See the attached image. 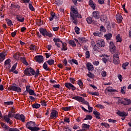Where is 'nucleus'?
<instances>
[{"mask_svg": "<svg viewBox=\"0 0 131 131\" xmlns=\"http://www.w3.org/2000/svg\"><path fill=\"white\" fill-rule=\"evenodd\" d=\"M1 126H2V127L3 128H5L6 129H8V128H10L9 126L6 125V124H5V123L1 122Z\"/></svg>", "mask_w": 131, "mask_h": 131, "instance_id": "nucleus-43", "label": "nucleus"}, {"mask_svg": "<svg viewBox=\"0 0 131 131\" xmlns=\"http://www.w3.org/2000/svg\"><path fill=\"white\" fill-rule=\"evenodd\" d=\"M117 114L119 116H121L122 117H125V116H127V114L125 112H121L120 111H119L118 112Z\"/></svg>", "mask_w": 131, "mask_h": 131, "instance_id": "nucleus-25", "label": "nucleus"}, {"mask_svg": "<svg viewBox=\"0 0 131 131\" xmlns=\"http://www.w3.org/2000/svg\"><path fill=\"white\" fill-rule=\"evenodd\" d=\"M15 119H18V120H21L22 122H25V116L23 114L19 115L16 114L15 117Z\"/></svg>", "mask_w": 131, "mask_h": 131, "instance_id": "nucleus-13", "label": "nucleus"}, {"mask_svg": "<svg viewBox=\"0 0 131 131\" xmlns=\"http://www.w3.org/2000/svg\"><path fill=\"white\" fill-rule=\"evenodd\" d=\"M27 128L30 129L31 131H38L39 130V128L35 126V122L30 121L27 122L26 125Z\"/></svg>", "mask_w": 131, "mask_h": 131, "instance_id": "nucleus-3", "label": "nucleus"}, {"mask_svg": "<svg viewBox=\"0 0 131 131\" xmlns=\"http://www.w3.org/2000/svg\"><path fill=\"white\" fill-rule=\"evenodd\" d=\"M79 30H80V29L79 28H78V27H75V31L77 34H79L80 33Z\"/></svg>", "mask_w": 131, "mask_h": 131, "instance_id": "nucleus-56", "label": "nucleus"}, {"mask_svg": "<svg viewBox=\"0 0 131 131\" xmlns=\"http://www.w3.org/2000/svg\"><path fill=\"white\" fill-rule=\"evenodd\" d=\"M43 68L47 71H50L51 69L50 68H48V64H47V62H45L43 64Z\"/></svg>", "mask_w": 131, "mask_h": 131, "instance_id": "nucleus-39", "label": "nucleus"}, {"mask_svg": "<svg viewBox=\"0 0 131 131\" xmlns=\"http://www.w3.org/2000/svg\"><path fill=\"white\" fill-rule=\"evenodd\" d=\"M4 104L5 105H13V104H14V102H13V101H7V102H4Z\"/></svg>", "mask_w": 131, "mask_h": 131, "instance_id": "nucleus-57", "label": "nucleus"}, {"mask_svg": "<svg viewBox=\"0 0 131 131\" xmlns=\"http://www.w3.org/2000/svg\"><path fill=\"white\" fill-rule=\"evenodd\" d=\"M20 61L26 66H28V62L26 60V58L25 57H20Z\"/></svg>", "mask_w": 131, "mask_h": 131, "instance_id": "nucleus-28", "label": "nucleus"}, {"mask_svg": "<svg viewBox=\"0 0 131 131\" xmlns=\"http://www.w3.org/2000/svg\"><path fill=\"white\" fill-rule=\"evenodd\" d=\"M94 36H98L99 37H102L103 36V34L100 32H95L93 33Z\"/></svg>", "mask_w": 131, "mask_h": 131, "instance_id": "nucleus-33", "label": "nucleus"}, {"mask_svg": "<svg viewBox=\"0 0 131 131\" xmlns=\"http://www.w3.org/2000/svg\"><path fill=\"white\" fill-rule=\"evenodd\" d=\"M126 89V87L125 86H124L123 88H121V94L123 95H125V90Z\"/></svg>", "mask_w": 131, "mask_h": 131, "instance_id": "nucleus-48", "label": "nucleus"}, {"mask_svg": "<svg viewBox=\"0 0 131 131\" xmlns=\"http://www.w3.org/2000/svg\"><path fill=\"white\" fill-rule=\"evenodd\" d=\"M116 40L117 42H121L122 41V38L120 37V35L118 34L116 36Z\"/></svg>", "mask_w": 131, "mask_h": 131, "instance_id": "nucleus-35", "label": "nucleus"}, {"mask_svg": "<svg viewBox=\"0 0 131 131\" xmlns=\"http://www.w3.org/2000/svg\"><path fill=\"white\" fill-rule=\"evenodd\" d=\"M35 60L38 63H41L43 61V56L41 55H37L35 56Z\"/></svg>", "mask_w": 131, "mask_h": 131, "instance_id": "nucleus-16", "label": "nucleus"}, {"mask_svg": "<svg viewBox=\"0 0 131 131\" xmlns=\"http://www.w3.org/2000/svg\"><path fill=\"white\" fill-rule=\"evenodd\" d=\"M32 106L33 107V108H34L35 109H38V108L40 107V104L38 103H35L33 104L32 105Z\"/></svg>", "mask_w": 131, "mask_h": 131, "instance_id": "nucleus-42", "label": "nucleus"}, {"mask_svg": "<svg viewBox=\"0 0 131 131\" xmlns=\"http://www.w3.org/2000/svg\"><path fill=\"white\" fill-rule=\"evenodd\" d=\"M116 19L118 23H121L122 22V16L120 14H117L116 16Z\"/></svg>", "mask_w": 131, "mask_h": 131, "instance_id": "nucleus-23", "label": "nucleus"}, {"mask_svg": "<svg viewBox=\"0 0 131 131\" xmlns=\"http://www.w3.org/2000/svg\"><path fill=\"white\" fill-rule=\"evenodd\" d=\"M4 119L5 121H6V122L7 123H9L10 125H12V124H13V123H12V121H11V119H10V117H9L8 116H4Z\"/></svg>", "mask_w": 131, "mask_h": 131, "instance_id": "nucleus-19", "label": "nucleus"}, {"mask_svg": "<svg viewBox=\"0 0 131 131\" xmlns=\"http://www.w3.org/2000/svg\"><path fill=\"white\" fill-rule=\"evenodd\" d=\"M100 31H102L103 32H105L106 31V30L105 29V27H103V26H101L100 28Z\"/></svg>", "mask_w": 131, "mask_h": 131, "instance_id": "nucleus-63", "label": "nucleus"}, {"mask_svg": "<svg viewBox=\"0 0 131 131\" xmlns=\"http://www.w3.org/2000/svg\"><path fill=\"white\" fill-rule=\"evenodd\" d=\"M50 17H49V20L50 21H53V20H54V18H55V17H56V14L53 12H51L50 13Z\"/></svg>", "mask_w": 131, "mask_h": 131, "instance_id": "nucleus-32", "label": "nucleus"}, {"mask_svg": "<svg viewBox=\"0 0 131 131\" xmlns=\"http://www.w3.org/2000/svg\"><path fill=\"white\" fill-rule=\"evenodd\" d=\"M26 91H27V92H28V93H29V94L30 96H36V94L34 92V91H33V90L30 89L27 87Z\"/></svg>", "mask_w": 131, "mask_h": 131, "instance_id": "nucleus-21", "label": "nucleus"}, {"mask_svg": "<svg viewBox=\"0 0 131 131\" xmlns=\"http://www.w3.org/2000/svg\"><path fill=\"white\" fill-rule=\"evenodd\" d=\"M107 19L108 18L107 17V16L105 15H102L100 16V20H101L102 22H106Z\"/></svg>", "mask_w": 131, "mask_h": 131, "instance_id": "nucleus-27", "label": "nucleus"}, {"mask_svg": "<svg viewBox=\"0 0 131 131\" xmlns=\"http://www.w3.org/2000/svg\"><path fill=\"white\" fill-rule=\"evenodd\" d=\"M108 57H109V56L107 55H102V60L103 61V62H104V63H105V64L107 63V61H108Z\"/></svg>", "mask_w": 131, "mask_h": 131, "instance_id": "nucleus-29", "label": "nucleus"}, {"mask_svg": "<svg viewBox=\"0 0 131 131\" xmlns=\"http://www.w3.org/2000/svg\"><path fill=\"white\" fill-rule=\"evenodd\" d=\"M58 111L55 110H52L50 114L51 119H57V117H58Z\"/></svg>", "mask_w": 131, "mask_h": 131, "instance_id": "nucleus-11", "label": "nucleus"}, {"mask_svg": "<svg viewBox=\"0 0 131 131\" xmlns=\"http://www.w3.org/2000/svg\"><path fill=\"white\" fill-rule=\"evenodd\" d=\"M77 84H78V85H79L80 89L83 88V82H82V81H81V80H78Z\"/></svg>", "mask_w": 131, "mask_h": 131, "instance_id": "nucleus-37", "label": "nucleus"}, {"mask_svg": "<svg viewBox=\"0 0 131 131\" xmlns=\"http://www.w3.org/2000/svg\"><path fill=\"white\" fill-rule=\"evenodd\" d=\"M110 51L112 54H117L118 53V51L116 50V47H115L113 42L110 43Z\"/></svg>", "mask_w": 131, "mask_h": 131, "instance_id": "nucleus-9", "label": "nucleus"}, {"mask_svg": "<svg viewBox=\"0 0 131 131\" xmlns=\"http://www.w3.org/2000/svg\"><path fill=\"white\" fill-rule=\"evenodd\" d=\"M6 59V53L2 52L0 53V63H2Z\"/></svg>", "mask_w": 131, "mask_h": 131, "instance_id": "nucleus-24", "label": "nucleus"}, {"mask_svg": "<svg viewBox=\"0 0 131 131\" xmlns=\"http://www.w3.org/2000/svg\"><path fill=\"white\" fill-rule=\"evenodd\" d=\"M89 5L90 6H91V8H92V9H95V4H94V2H93V1L90 0L89 1Z\"/></svg>", "mask_w": 131, "mask_h": 131, "instance_id": "nucleus-50", "label": "nucleus"}, {"mask_svg": "<svg viewBox=\"0 0 131 131\" xmlns=\"http://www.w3.org/2000/svg\"><path fill=\"white\" fill-rule=\"evenodd\" d=\"M93 64L94 65V66H98L99 64H100V61L98 60H94L93 62Z\"/></svg>", "mask_w": 131, "mask_h": 131, "instance_id": "nucleus-54", "label": "nucleus"}, {"mask_svg": "<svg viewBox=\"0 0 131 131\" xmlns=\"http://www.w3.org/2000/svg\"><path fill=\"white\" fill-rule=\"evenodd\" d=\"M16 19L18 22L23 23L25 21V18L21 15H16Z\"/></svg>", "mask_w": 131, "mask_h": 131, "instance_id": "nucleus-20", "label": "nucleus"}, {"mask_svg": "<svg viewBox=\"0 0 131 131\" xmlns=\"http://www.w3.org/2000/svg\"><path fill=\"white\" fill-rule=\"evenodd\" d=\"M101 125L105 126V127H107V128H109V127H110V125H109V124L107 123H101Z\"/></svg>", "mask_w": 131, "mask_h": 131, "instance_id": "nucleus-51", "label": "nucleus"}, {"mask_svg": "<svg viewBox=\"0 0 131 131\" xmlns=\"http://www.w3.org/2000/svg\"><path fill=\"white\" fill-rule=\"evenodd\" d=\"M92 17L95 19H99L100 18V12L98 11H94L92 13Z\"/></svg>", "mask_w": 131, "mask_h": 131, "instance_id": "nucleus-18", "label": "nucleus"}, {"mask_svg": "<svg viewBox=\"0 0 131 131\" xmlns=\"http://www.w3.org/2000/svg\"><path fill=\"white\" fill-rule=\"evenodd\" d=\"M20 56H21V53L19 52L14 55V58L16 59V60H18V59H19V57Z\"/></svg>", "mask_w": 131, "mask_h": 131, "instance_id": "nucleus-53", "label": "nucleus"}, {"mask_svg": "<svg viewBox=\"0 0 131 131\" xmlns=\"http://www.w3.org/2000/svg\"><path fill=\"white\" fill-rule=\"evenodd\" d=\"M115 92L117 93L118 91L115 89H113V88L110 86L107 87L104 91L105 95H110V93H114Z\"/></svg>", "mask_w": 131, "mask_h": 131, "instance_id": "nucleus-10", "label": "nucleus"}, {"mask_svg": "<svg viewBox=\"0 0 131 131\" xmlns=\"http://www.w3.org/2000/svg\"><path fill=\"white\" fill-rule=\"evenodd\" d=\"M47 62L48 63V64H49V65L52 66V65H53V64L55 63V61L54 60V59H50L47 61Z\"/></svg>", "mask_w": 131, "mask_h": 131, "instance_id": "nucleus-44", "label": "nucleus"}, {"mask_svg": "<svg viewBox=\"0 0 131 131\" xmlns=\"http://www.w3.org/2000/svg\"><path fill=\"white\" fill-rule=\"evenodd\" d=\"M71 110V106L64 107L62 108V110H63L64 111H70Z\"/></svg>", "mask_w": 131, "mask_h": 131, "instance_id": "nucleus-52", "label": "nucleus"}, {"mask_svg": "<svg viewBox=\"0 0 131 131\" xmlns=\"http://www.w3.org/2000/svg\"><path fill=\"white\" fill-rule=\"evenodd\" d=\"M17 63H16L12 66L11 70L10 71V72H13V73H15V74H18V73H19L18 71H15L16 67H17Z\"/></svg>", "mask_w": 131, "mask_h": 131, "instance_id": "nucleus-22", "label": "nucleus"}, {"mask_svg": "<svg viewBox=\"0 0 131 131\" xmlns=\"http://www.w3.org/2000/svg\"><path fill=\"white\" fill-rule=\"evenodd\" d=\"M39 32L40 33H41V34H42V35H43V36H49V37H52V36H53V34H52V33H51L48 32L46 29L40 28L39 29Z\"/></svg>", "mask_w": 131, "mask_h": 131, "instance_id": "nucleus-6", "label": "nucleus"}, {"mask_svg": "<svg viewBox=\"0 0 131 131\" xmlns=\"http://www.w3.org/2000/svg\"><path fill=\"white\" fill-rule=\"evenodd\" d=\"M71 10L72 12L70 13V16L72 22H73L75 25H77L78 24L77 18H81V15L78 13V11H77V8H75L74 6H72L71 8Z\"/></svg>", "mask_w": 131, "mask_h": 131, "instance_id": "nucleus-1", "label": "nucleus"}, {"mask_svg": "<svg viewBox=\"0 0 131 131\" xmlns=\"http://www.w3.org/2000/svg\"><path fill=\"white\" fill-rule=\"evenodd\" d=\"M11 59H8L5 61V65H9V68H11Z\"/></svg>", "mask_w": 131, "mask_h": 131, "instance_id": "nucleus-41", "label": "nucleus"}, {"mask_svg": "<svg viewBox=\"0 0 131 131\" xmlns=\"http://www.w3.org/2000/svg\"><path fill=\"white\" fill-rule=\"evenodd\" d=\"M29 49L30 51H37V46H36V45L32 44L30 46Z\"/></svg>", "mask_w": 131, "mask_h": 131, "instance_id": "nucleus-26", "label": "nucleus"}, {"mask_svg": "<svg viewBox=\"0 0 131 131\" xmlns=\"http://www.w3.org/2000/svg\"><path fill=\"white\" fill-rule=\"evenodd\" d=\"M41 105H42V106H44L45 107H46V106H47V101H46V100L41 101Z\"/></svg>", "mask_w": 131, "mask_h": 131, "instance_id": "nucleus-59", "label": "nucleus"}, {"mask_svg": "<svg viewBox=\"0 0 131 131\" xmlns=\"http://www.w3.org/2000/svg\"><path fill=\"white\" fill-rule=\"evenodd\" d=\"M90 52L89 51H86L85 52V58L86 59H89L90 58Z\"/></svg>", "mask_w": 131, "mask_h": 131, "instance_id": "nucleus-60", "label": "nucleus"}, {"mask_svg": "<svg viewBox=\"0 0 131 131\" xmlns=\"http://www.w3.org/2000/svg\"><path fill=\"white\" fill-rule=\"evenodd\" d=\"M72 99H74V100H76V101H78V102H81L83 104L86 105L88 106H90V104L89 103V102L85 101V99H84V98H83L81 97L74 96V97H73Z\"/></svg>", "mask_w": 131, "mask_h": 131, "instance_id": "nucleus-5", "label": "nucleus"}, {"mask_svg": "<svg viewBox=\"0 0 131 131\" xmlns=\"http://www.w3.org/2000/svg\"><path fill=\"white\" fill-rule=\"evenodd\" d=\"M6 22L8 26H11V25H13V23H12V20H11V19H6Z\"/></svg>", "mask_w": 131, "mask_h": 131, "instance_id": "nucleus-49", "label": "nucleus"}, {"mask_svg": "<svg viewBox=\"0 0 131 131\" xmlns=\"http://www.w3.org/2000/svg\"><path fill=\"white\" fill-rule=\"evenodd\" d=\"M93 114L95 115L96 118L97 119H101V117H100V113L98 111H94Z\"/></svg>", "mask_w": 131, "mask_h": 131, "instance_id": "nucleus-31", "label": "nucleus"}, {"mask_svg": "<svg viewBox=\"0 0 131 131\" xmlns=\"http://www.w3.org/2000/svg\"><path fill=\"white\" fill-rule=\"evenodd\" d=\"M11 7L13 8L14 9L16 8V9H19L20 8V6L18 5V4H11Z\"/></svg>", "mask_w": 131, "mask_h": 131, "instance_id": "nucleus-46", "label": "nucleus"}, {"mask_svg": "<svg viewBox=\"0 0 131 131\" xmlns=\"http://www.w3.org/2000/svg\"><path fill=\"white\" fill-rule=\"evenodd\" d=\"M86 67L89 71H94V69H95L94 66L91 62H87Z\"/></svg>", "mask_w": 131, "mask_h": 131, "instance_id": "nucleus-17", "label": "nucleus"}, {"mask_svg": "<svg viewBox=\"0 0 131 131\" xmlns=\"http://www.w3.org/2000/svg\"><path fill=\"white\" fill-rule=\"evenodd\" d=\"M62 48L61 51H67V44L66 42H62Z\"/></svg>", "mask_w": 131, "mask_h": 131, "instance_id": "nucleus-36", "label": "nucleus"}, {"mask_svg": "<svg viewBox=\"0 0 131 131\" xmlns=\"http://www.w3.org/2000/svg\"><path fill=\"white\" fill-rule=\"evenodd\" d=\"M87 76L90 77V78H93L95 75H94V74H93L91 72H89V74H87Z\"/></svg>", "mask_w": 131, "mask_h": 131, "instance_id": "nucleus-55", "label": "nucleus"}, {"mask_svg": "<svg viewBox=\"0 0 131 131\" xmlns=\"http://www.w3.org/2000/svg\"><path fill=\"white\" fill-rule=\"evenodd\" d=\"M118 78L119 79L120 81H122L123 77L120 74L118 75Z\"/></svg>", "mask_w": 131, "mask_h": 131, "instance_id": "nucleus-64", "label": "nucleus"}, {"mask_svg": "<svg viewBox=\"0 0 131 131\" xmlns=\"http://www.w3.org/2000/svg\"><path fill=\"white\" fill-rule=\"evenodd\" d=\"M129 64V62H126L123 63V64L122 66L123 69H124V70L126 69V67H127V66H128Z\"/></svg>", "mask_w": 131, "mask_h": 131, "instance_id": "nucleus-45", "label": "nucleus"}, {"mask_svg": "<svg viewBox=\"0 0 131 131\" xmlns=\"http://www.w3.org/2000/svg\"><path fill=\"white\" fill-rule=\"evenodd\" d=\"M90 94L91 95H92V96H99V92H91L90 93Z\"/></svg>", "mask_w": 131, "mask_h": 131, "instance_id": "nucleus-61", "label": "nucleus"}, {"mask_svg": "<svg viewBox=\"0 0 131 131\" xmlns=\"http://www.w3.org/2000/svg\"><path fill=\"white\" fill-rule=\"evenodd\" d=\"M53 41L55 42V46H56L57 48H60V42L61 43L62 42V41H61V40L59 38H54Z\"/></svg>", "mask_w": 131, "mask_h": 131, "instance_id": "nucleus-15", "label": "nucleus"}, {"mask_svg": "<svg viewBox=\"0 0 131 131\" xmlns=\"http://www.w3.org/2000/svg\"><path fill=\"white\" fill-rule=\"evenodd\" d=\"M64 86H66V88L69 90H72V91H75L76 90V88L71 83L67 82L64 83Z\"/></svg>", "mask_w": 131, "mask_h": 131, "instance_id": "nucleus-12", "label": "nucleus"}, {"mask_svg": "<svg viewBox=\"0 0 131 131\" xmlns=\"http://www.w3.org/2000/svg\"><path fill=\"white\" fill-rule=\"evenodd\" d=\"M29 8L31 10V11H34L35 9L34 7H33V6H32V4H29Z\"/></svg>", "mask_w": 131, "mask_h": 131, "instance_id": "nucleus-58", "label": "nucleus"}, {"mask_svg": "<svg viewBox=\"0 0 131 131\" xmlns=\"http://www.w3.org/2000/svg\"><path fill=\"white\" fill-rule=\"evenodd\" d=\"M118 103L124 105V106L131 105V100L125 98H122L118 100Z\"/></svg>", "mask_w": 131, "mask_h": 131, "instance_id": "nucleus-4", "label": "nucleus"}, {"mask_svg": "<svg viewBox=\"0 0 131 131\" xmlns=\"http://www.w3.org/2000/svg\"><path fill=\"white\" fill-rule=\"evenodd\" d=\"M104 37H105L106 40H110V39H111V37H112V34H106L104 35Z\"/></svg>", "mask_w": 131, "mask_h": 131, "instance_id": "nucleus-34", "label": "nucleus"}, {"mask_svg": "<svg viewBox=\"0 0 131 131\" xmlns=\"http://www.w3.org/2000/svg\"><path fill=\"white\" fill-rule=\"evenodd\" d=\"M92 118L93 116H92L91 115H86L85 118L83 120H91L92 119Z\"/></svg>", "mask_w": 131, "mask_h": 131, "instance_id": "nucleus-47", "label": "nucleus"}, {"mask_svg": "<svg viewBox=\"0 0 131 131\" xmlns=\"http://www.w3.org/2000/svg\"><path fill=\"white\" fill-rule=\"evenodd\" d=\"M119 52H117V53H115L113 55V63L115 65H118L120 63L119 60Z\"/></svg>", "mask_w": 131, "mask_h": 131, "instance_id": "nucleus-8", "label": "nucleus"}, {"mask_svg": "<svg viewBox=\"0 0 131 131\" xmlns=\"http://www.w3.org/2000/svg\"><path fill=\"white\" fill-rule=\"evenodd\" d=\"M97 46L98 48H102V47H105V41L103 40H97L96 42Z\"/></svg>", "mask_w": 131, "mask_h": 131, "instance_id": "nucleus-14", "label": "nucleus"}, {"mask_svg": "<svg viewBox=\"0 0 131 131\" xmlns=\"http://www.w3.org/2000/svg\"><path fill=\"white\" fill-rule=\"evenodd\" d=\"M15 85H16L15 84L10 85L9 87H8V91H13L14 92H17V93L21 92V88H20V87H17Z\"/></svg>", "mask_w": 131, "mask_h": 131, "instance_id": "nucleus-7", "label": "nucleus"}, {"mask_svg": "<svg viewBox=\"0 0 131 131\" xmlns=\"http://www.w3.org/2000/svg\"><path fill=\"white\" fill-rule=\"evenodd\" d=\"M24 73L25 74V75H28V76L35 75V78H37V77H38V75H39V69H37L35 73V71H34L33 69L31 68H28L25 70Z\"/></svg>", "mask_w": 131, "mask_h": 131, "instance_id": "nucleus-2", "label": "nucleus"}, {"mask_svg": "<svg viewBox=\"0 0 131 131\" xmlns=\"http://www.w3.org/2000/svg\"><path fill=\"white\" fill-rule=\"evenodd\" d=\"M69 45H70V46H72L73 48H75V47H76V44L75 43V42L73 40H70L69 41Z\"/></svg>", "mask_w": 131, "mask_h": 131, "instance_id": "nucleus-40", "label": "nucleus"}, {"mask_svg": "<svg viewBox=\"0 0 131 131\" xmlns=\"http://www.w3.org/2000/svg\"><path fill=\"white\" fill-rule=\"evenodd\" d=\"M86 21L88 24H92V23H93V18L91 17H87Z\"/></svg>", "mask_w": 131, "mask_h": 131, "instance_id": "nucleus-38", "label": "nucleus"}, {"mask_svg": "<svg viewBox=\"0 0 131 131\" xmlns=\"http://www.w3.org/2000/svg\"><path fill=\"white\" fill-rule=\"evenodd\" d=\"M9 131H20V130L17 128H10Z\"/></svg>", "mask_w": 131, "mask_h": 131, "instance_id": "nucleus-62", "label": "nucleus"}, {"mask_svg": "<svg viewBox=\"0 0 131 131\" xmlns=\"http://www.w3.org/2000/svg\"><path fill=\"white\" fill-rule=\"evenodd\" d=\"M90 126H91L90 125H88V124L83 123L82 124V129H84V131H85L86 129H89Z\"/></svg>", "mask_w": 131, "mask_h": 131, "instance_id": "nucleus-30", "label": "nucleus"}]
</instances>
